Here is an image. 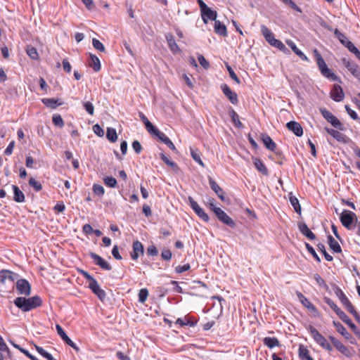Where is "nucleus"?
I'll list each match as a JSON object with an SVG mask.
<instances>
[{"label":"nucleus","instance_id":"f257e3e1","mask_svg":"<svg viewBox=\"0 0 360 360\" xmlns=\"http://www.w3.org/2000/svg\"><path fill=\"white\" fill-rule=\"evenodd\" d=\"M13 303L21 311L26 312L41 306L42 300L41 297L37 295L30 298L18 297L14 300Z\"/></svg>","mask_w":360,"mask_h":360},{"label":"nucleus","instance_id":"f03ea898","mask_svg":"<svg viewBox=\"0 0 360 360\" xmlns=\"http://www.w3.org/2000/svg\"><path fill=\"white\" fill-rule=\"evenodd\" d=\"M340 220L342 224L349 230L352 229V224L357 221V217L354 212L345 210L340 214Z\"/></svg>","mask_w":360,"mask_h":360},{"label":"nucleus","instance_id":"7ed1b4c3","mask_svg":"<svg viewBox=\"0 0 360 360\" xmlns=\"http://www.w3.org/2000/svg\"><path fill=\"white\" fill-rule=\"evenodd\" d=\"M322 116L330 122L335 128L343 130V125L340 121L326 109H321Z\"/></svg>","mask_w":360,"mask_h":360},{"label":"nucleus","instance_id":"20e7f679","mask_svg":"<svg viewBox=\"0 0 360 360\" xmlns=\"http://www.w3.org/2000/svg\"><path fill=\"white\" fill-rule=\"evenodd\" d=\"M342 65L358 79H360V69L357 64L346 58L342 59Z\"/></svg>","mask_w":360,"mask_h":360},{"label":"nucleus","instance_id":"39448f33","mask_svg":"<svg viewBox=\"0 0 360 360\" xmlns=\"http://www.w3.org/2000/svg\"><path fill=\"white\" fill-rule=\"evenodd\" d=\"M188 200L189 202L190 206L193 210V211L195 212V214L203 221H209V217L208 215L205 212L203 209H202L198 202L195 201V200L191 197L189 196L188 198Z\"/></svg>","mask_w":360,"mask_h":360},{"label":"nucleus","instance_id":"423d86ee","mask_svg":"<svg viewBox=\"0 0 360 360\" xmlns=\"http://www.w3.org/2000/svg\"><path fill=\"white\" fill-rule=\"evenodd\" d=\"M18 294L29 296L31 294V286L26 279H18L16 283Z\"/></svg>","mask_w":360,"mask_h":360},{"label":"nucleus","instance_id":"0eeeda50","mask_svg":"<svg viewBox=\"0 0 360 360\" xmlns=\"http://www.w3.org/2000/svg\"><path fill=\"white\" fill-rule=\"evenodd\" d=\"M214 214L217 217L218 219L224 224L233 227L235 222L221 208H214Z\"/></svg>","mask_w":360,"mask_h":360},{"label":"nucleus","instance_id":"6e6552de","mask_svg":"<svg viewBox=\"0 0 360 360\" xmlns=\"http://www.w3.org/2000/svg\"><path fill=\"white\" fill-rule=\"evenodd\" d=\"M221 89L232 104L237 105L238 103L237 94L233 91L226 84H222L221 85Z\"/></svg>","mask_w":360,"mask_h":360},{"label":"nucleus","instance_id":"1a4fd4ad","mask_svg":"<svg viewBox=\"0 0 360 360\" xmlns=\"http://www.w3.org/2000/svg\"><path fill=\"white\" fill-rule=\"evenodd\" d=\"M56 330L59 336L62 338V340L69 346L72 347L75 351L79 352V349L77 346V345L72 342V340L66 335L63 329L60 325H56Z\"/></svg>","mask_w":360,"mask_h":360},{"label":"nucleus","instance_id":"9d476101","mask_svg":"<svg viewBox=\"0 0 360 360\" xmlns=\"http://www.w3.org/2000/svg\"><path fill=\"white\" fill-rule=\"evenodd\" d=\"M89 288L101 301L105 298L106 293L101 288L96 280L93 281L92 283H89Z\"/></svg>","mask_w":360,"mask_h":360},{"label":"nucleus","instance_id":"9b49d317","mask_svg":"<svg viewBox=\"0 0 360 360\" xmlns=\"http://www.w3.org/2000/svg\"><path fill=\"white\" fill-rule=\"evenodd\" d=\"M261 139L267 149L275 152L276 155H280L279 151H275L276 149V144L268 134H262Z\"/></svg>","mask_w":360,"mask_h":360},{"label":"nucleus","instance_id":"f8f14e48","mask_svg":"<svg viewBox=\"0 0 360 360\" xmlns=\"http://www.w3.org/2000/svg\"><path fill=\"white\" fill-rule=\"evenodd\" d=\"M201 16L203 22L206 24L208 20L215 21L217 19V13L215 11L212 10L207 6L205 9L200 11Z\"/></svg>","mask_w":360,"mask_h":360},{"label":"nucleus","instance_id":"ddd939ff","mask_svg":"<svg viewBox=\"0 0 360 360\" xmlns=\"http://www.w3.org/2000/svg\"><path fill=\"white\" fill-rule=\"evenodd\" d=\"M286 127L297 136L303 135V129L301 124L295 121H290L286 124Z\"/></svg>","mask_w":360,"mask_h":360},{"label":"nucleus","instance_id":"4468645a","mask_svg":"<svg viewBox=\"0 0 360 360\" xmlns=\"http://www.w3.org/2000/svg\"><path fill=\"white\" fill-rule=\"evenodd\" d=\"M18 278V274L10 270L3 269L0 271V281L5 283L7 280L13 282Z\"/></svg>","mask_w":360,"mask_h":360},{"label":"nucleus","instance_id":"2eb2a0df","mask_svg":"<svg viewBox=\"0 0 360 360\" xmlns=\"http://www.w3.org/2000/svg\"><path fill=\"white\" fill-rule=\"evenodd\" d=\"M334 34L338 39L340 42L345 47H347L349 51L352 49V47L354 46V44L347 39L345 34L342 33L338 29L335 30Z\"/></svg>","mask_w":360,"mask_h":360},{"label":"nucleus","instance_id":"dca6fc26","mask_svg":"<svg viewBox=\"0 0 360 360\" xmlns=\"http://www.w3.org/2000/svg\"><path fill=\"white\" fill-rule=\"evenodd\" d=\"M296 294L303 306L307 308L312 313L318 312L316 307L306 297H304L302 292H297Z\"/></svg>","mask_w":360,"mask_h":360},{"label":"nucleus","instance_id":"f3484780","mask_svg":"<svg viewBox=\"0 0 360 360\" xmlns=\"http://www.w3.org/2000/svg\"><path fill=\"white\" fill-rule=\"evenodd\" d=\"M209 184L212 190L222 200H225V193L223 189L217 184V183L210 176H209Z\"/></svg>","mask_w":360,"mask_h":360},{"label":"nucleus","instance_id":"a211bd4d","mask_svg":"<svg viewBox=\"0 0 360 360\" xmlns=\"http://www.w3.org/2000/svg\"><path fill=\"white\" fill-rule=\"evenodd\" d=\"M330 97L333 100L337 102H340L344 98V93L340 85L335 84L333 86L330 92Z\"/></svg>","mask_w":360,"mask_h":360},{"label":"nucleus","instance_id":"6ab92c4d","mask_svg":"<svg viewBox=\"0 0 360 360\" xmlns=\"http://www.w3.org/2000/svg\"><path fill=\"white\" fill-rule=\"evenodd\" d=\"M132 248L133 250L131 252V257L132 259L136 260L139 255L143 254V246L141 242L136 240L134 242Z\"/></svg>","mask_w":360,"mask_h":360},{"label":"nucleus","instance_id":"aec40b11","mask_svg":"<svg viewBox=\"0 0 360 360\" xmlns=\"http://www.w3.org/2000/svg\"><path fill=\"white\" fill-rule=\"evenodd\" d=\"M326 130L330 136L339 142L346 143L349 141V139L344 134L337 130L328 128H326Z\"/></svg>","mask_w":360,"mask_h":360},{"label":"nucleus","instance_id":"412c9836","mask_svg":"<svg viewBox=\"0 0 360 360\" xmlns=\"http://www.w3.org/2000/svg\"><path fill=\"white\" fill-rule=\"evenodd\" d=\"M298 228L300 231L307 238L310 240H314L316 238L315 234L309 229L307 225L304 222H300L298 224Z\"/></svg>","mask_w":360,"mask_h":360},{"label":"nucleus","instance_id":"4be33fe9","mask_svg":"<svg viewBox=\"0 0 360 360\" xmlns=\"http://www.w3.org/2000/svg\"><path fill=\"white\" fill-rule=\"evenodd\" d=\"M308 331L311 334V337L314 338V341L319 344L321 343L326 340V338L312 326H309L307 328Z\"/></svg>","mask_w":360,"mask_h":360},{"label":"nucleus","instance_id":"5701e85b","mask_svg":"<svg viewBox=\"0 0 360 360\" xmlns=\"http://www.w3.org/2000/svg\"><path fill=\"white\" fill-rule=\"evenodd\" d=\"M165 38L167 41L168 46L172 53H177L181 51L179 46L177 45L174 40V36L172 34H166Z\"/></svg>","mask_w":360,"mask_h":360},{"label":"nucleus","instance_id":"b1692460","mask_svg":"<svg viewBox=\"0 0 360 360\" xmlns=\"http://www.w3.org/2000/svg\"><path fill=\"white\" fill-rule=\"evenodd\" d=\"M340 319L345 323L352 330L353 332L360 338V330L357 328L356 325L352 323L351 319L347 316L345 313Z\"/></svg>","mask_w":360,"mask_h":360},{"label":"nucleus","instance_id":"393cba45","mask_svg":"<svg viewBox=\"0 0 360 360\" xmlns=\"http://www.w3.org/2000/svg\"><path fill=\"white\" fill-rule=\"evenodd\" d=\"M261 32L263 34L265 39L271 45V43H274V40L276 39L274 38V35L272 32L265 25L261 26Z\"/></svg>","mask_w":360,"mask_h":360},{"label":"nucleus","instance_id":"a878e982","mask_svg":"<svg viewBox=\"0 0 360 360\" xmlns=\"http://www.w3.org/2000/svg\"><path fill=\"white\" fill-rule=\"evenodd\" d=\"M214 30L215 33H217L221 36H223V37L227 36L226 27L224 24L221 23V22L219 20H216L214 21Z\"/></svg>","mask_w":360,"mask_h":360},{"label":"nucleus","instance_id":"bb28decb","mask_svg":"<svg viewBox=\"0 0 360 360\" xmlns=\"http://www.w3.org/2000/svg\"><path fill=\"white\" fill-rule=\"evenodd\" d=\"M11 187L14 194L13 200L17 202H24L25 197L24 193L20 191V189L16 185H12Z\"/></svg>","mask_w":360,"mask_h":360},{"label":"nucleus","instance_id":"cd10ccee","mask_svg":"<svg viewBox=\"0 0 360 360\" xmlns=\"http://www.w3.org/2000/svg\"><path fill=\"white\" fill-rule=\"evenodd\" d=\"M333 324L337 331L340 333L345 339L349 340L352 338L351 334L347 331L345 328L340 322L334 321Z\"/></svg>","mask_w":360,"mask_h":360},{"label":"nucleus","instance_id":"c85d7f7f","mask_svg":"<svg viewBox=\"0 0 360 360\" xmlns=\"http://www.w3.org/2000/svg\"><path fill=\"white\" fill-rule=\"evenodd\" d=\"M41 101L46 107L52 109H56L58 106L62 105V103L60 102L59 99L43 98Z\"/></svg>","mask_w":360,"mask_h":360},{"label":"nucleus","instance_id":"c756f323","mask_svg":"<svg viewBox=\"0 0 360 360\" xmlns=\"http://www.w3.org/2000/svg\"><path fill=\"white\" fill-rule=\"evenodd\" d=\"M328 241L330 248L336 253H340L342 251L341 247L338 242L335 240L333 236H328Z\"/></svg>","mask_w":360,"mask_h":360},{"label":"nucleus","instance_id":"7c9ffc66","mask_svg":"<svg viewBox=\"0 0 360 360\" xmlns=\"http://www.w3.org/2000/svg\"><path fill=\"white\" fill-rule=\"evenodd\" d=\"M324 300L326 303L330 306V307L336 313L339 318L345 314V312L341 310L330 298L325 297Z\"/></svg>","mask_w":360,"mask_h":360},{"label":"nucleus","instance_id":"2f4dec72","mask_svg":"<svg viewBox=\"0 0 360 360\" xmlns=\"http://www.w3.org/2000/svg\"><path fill=\"white\" fill-rule=\"evenodd\" d=\"M89 65L94 69V71L98 72L101 70V63L98 58L93 54H90V61Z\"/></svg>","mask_w":360,"mask_h":360},{"label":"nucleus","instance_id":"473e14b6","mask_svg":"<svg viewBox=\"0 0 360 360\" xmlns=\"http://www.w3.org/2000/svg\"><path fill=\"white\" fill-rule=\"evenodd\" d=\"M191 155L193 159L198 162L200 166L205 167L204 162L201 160V153L197 148H191Z\"/></svg>","mask_w":360,"mask_h":360},{"label":"nucleus","instance_id":"72a5a7b5","mask_svg":"<svg viewBox=\"0 0 360 360\" xmlns=\"http://www.w3.org/2000/svg\"><path fill=\"white\" fill-rule=\"evenodd\" d=\"M254 165L256 169L261 172L262 174L267 176L269 172L264 164L259 158H255L254 160Z\"/></svg>","mask_w":360,"mask_h":360},{"label":"nucleus","instance_id":"f704fd0d","mask_svg":"<svg viewBox=\"0 0 360 360\" xmlns=\"http://www.w3.org/2000/svg\"><path fill=\"white\" fill-rule=\"evenodd\" d=\"M314 56L316 57L317 65L321 72V70H323L324 68H326L328 66H327L325 60H323V57L321 56V55L319 53V52L316 49L314 50Z\"/></svg>","mask_w":360,"mask_h":360},{"label":"nucleus","instance_id":"c9c22d12","mask_svg":"<svg viewBox=\"0 0 360 360\" xmlns=\"http://www.w3.org/2000/svg\"><path fill=\"white\" fill-rule=\"evenodd\" d=\"M158 139L165 143L172 150L176 151V148L172 141L163 133L159 134Z\"/></svg>","mask_w":360,"mask_h":360},{"label":"nucleus","instance_id":"e433bc0d","mask_svg":"<svg viewBox=\"0 0 360 360\" xmlns=\"http://www.w3.org/2000/svg\"><path fill=\"white\" fill-rule=\"evenodd\" d=\"M264 344L269 348L272 349L279 345V341L276 338L266 337L263 340Z\"/></svg>","mask_w":360,"mask_h":360},{"label":"nucleus","instance_id":"4c0bfd02","mask_svg":"<svg viewBox=\"0 0 360 360\" xmlns=\"http://www.w3.org/2000/svg\"><path fill=\"white\" fill-rule=\"evenodd\" d=\"M229 115L231 118L232 122H233V124H235L236 127H237L238 128L243 127V124L239 120L238 115L236 112V111L233 109H231L229 111Z\"/></svg>","mask_w":360,"mask_h":360},{"label":"nucleus","instance_id":"58836bf2","mask_svg":"<svg viewBox=\"0 0 360 360\" xmlns=\"http://www.w3.org/2000/svg\"><path fill=\"white\" fill-rule=\"evenodd\" d=\"M106 138L112 143L115 142L117 139L116 130L114 128L108 127L107 129Z\"/></svg>","mask_w":360,"mask_h":360},{"label":"nucleus","instance_id":"ea45409f","mask_svg":"<svg viewBox=\"0 0 360 360\" xmlns=\"http://www.w3.org/2000/svg\"><path fill=\"white\" fill-rule=\"evenodd\" d=\"M321 73L323 76L325 77L330 79L333 81H337L338 79V76L334 74L330 69H329L328 67L324 68L323 70L321 71Z\"/></svg>","mask_w":360,"mask_h":360},{"label":"nucleus","instance_id":"a19ab883","mask_svg":"<svg viewBox=\"0 0 360 360\" xmlns=\"http://www.w3.org/2000/svg\"><path fill=\"white\" fill-rule=\"evenodd\" d=\"M289 200H290V202L292 206L293 207L295 211L297 213L300 214L301 213V206L300 205L298 199L295 196L290 194L289 196Z\"/></svg>","mask_w":360,"mask_h":360},{"label":"nucleus","instance_id":"79ce46f5","mask_svg":"<svg viewBox=\"0 0 360 360\" xmlns=\"http://www.w3.org/2000/svg\"><path fill=\"white\" fill-rule=\"evenodd\" d=\"M26 53L30 56V58L33 60L39 59V53L36 48L32 46H27L26 47Z\"/></svg>","mask_w":360,"mask_h":360},{"label":"nucleus","instance_id":"37998d69","mask_svg":"<svg viewBox=\"0 0 360 360\" xmlns=\"http://www.w3.org/2000/svg\"><path fill=\"white\" fill-rule=\"evenodd\" d=\"M335 292L344 306L350 302L340 288H336Z\"/></svg>","mask_w":360,"mask_h":360},{"label":"nucleus","instance_id":"c03bdc74","mask_svg":"<svg viewBox=\"0 0 360 360\" xmlns=\"http://www.w3.org/2000/svg\"><path fill=\"white\" fill-rule=\"evenodd\" d=\"M160 158L169 167L172 168L174 170L179 169L178 165L173 161H171L164 153L160 154Z\"/></svg>","mask_w":360,"mask_h":360},{"label":"nucleus","instance_id":"a18cd8bd","mask_svg":"<svg viewBox=\"0 0 360 360\" xmlns=\"http://www.w3.org/2000/svg\"><path fill=\"white\" fill-rule=\"evenodd\" d=\"M300 356L302 360H313L311 356L309 355V350L304 347L303 346H300Z\"/></svg>","mask_w":360,"mask_h":360},{"label":"nucleus","instance_id":"49530a36","mask_svg":"<svg viewBox=\"0 0 360 360\" xmlns=\"http://www.w3.org/2000/svg\"><path fill=\"white\" fill-rule=\"evenodd\" d=\"M35 348L39 354H40L43 357L46 358L48 360H56L53 356L49 354L48 352H46L44 349H43L41 347L35 345Z\"/></svg>","mask_w":360,"mask_h":360},{"label":"nucleus","instance_id":"de8ad7c7","mask_svg":"<svg viewBox=\"0 0 360 360\" xmlns=\"http://www.w3.org/2000/svg\"><path fill=\"white\" fill-rule=\"evenodd\" d=\"M317 248H318V250H319L320 252H321L325 257V259L327 260V261H332L333 259V257L331 255H330L326 250V248H325V245L322 243H319L317 245Z\"/></svg>","mask_w":360,"mask_h":360},{"label":"nucleus","instance_id":"09e8293b","mask_svg":"<svg viewBox=\"0 0 360 360\" xmlns=\"http://www.w3.org/2000/svg\"><path fill=\"white\" fill-rule=\"evenodd\" d=\"M146 128L149 133L156 136L157 137L159 136V134H161V131L154 127L150 122L146 123Z\"/></svg>","mask_w":360,"mask_h":360},{"label":"nucleus","instance_id":"8fccbe9b","mask_svg":"<svg viewBox=\"0 0 360 360\" xmlns=\"http://www.w3.org/2000/svg\"><path fill=\"white\" fill-rule=\"evenodd\" d=\"M53 123L60 128L64 126V122L62 117L58 114H55L52 117Z\"/></svg>","mask_w":360,"mask_h":360},{"label":"nucleus","instance_id":"3c124183","mask_svg":"<svg viewBox=\"0 0 360 360\" xmlns=\"http://www.w3.org/2000/svg\"><path fill=\"white\" fill-rule=\"evenodd\" d=\"M314 278L315 279V281H316L317 284L320 287L323 288L326 290H328V285L326 283L325 281L322 278V277L319 274H315L314 275Z\"/></svg>","mask_w":360,"mask_h":360},{"label":"nucleus","instance_id":"603ef678","mask_svg":"<svg viewBox=\"0 0 360 360\" xmlns=\"http://www.w3.org/2000/svg\"><path fill=\"white\" fill-rule=\"evenodd\" d=\"M103 181L106 186L110 188H115L117 186V180L112 176H105Z\"/></svg>","mask_w":360,"mask_h":360},{"label":"nucleus","instance_id":"864d4df0","mask_svg":"<svg viewBox=\"0 0 360 360\" xmlns=\"http://www.w3.org/2000/svg\"><path fill=\"white\" fill-rule=\"evenodd\" d=\"M148 296V291L146 288H142L139 292V301L141 303H144Z\"/></svg>","mask_w":360,"mask_h":360},{"label":"nucleus","instance_id":"5fc2aeb1","mask_svg":"<svg viewBox=\"0 0 360 360\" xmlns=\"http://www.w3.org/2000/svg\"><path fill=\"white\" fill-rule=\"evenodd\" d=\"M271 46L278 48L279 50L285 53L288 51V49L283 44V43L278 39L274 40V43H271Z\"/></svg>","mask_w":360,"mask_h":360},{"label":"nucleus","instance_id":"6e6d98bb","mask_svg":"<svg viewBox=\"0 0 360 360\" xmlns=\"http://www.w3.org/2000/svg\"><path fill=\"white\" fill-rule=\"evenodd\" d=\"M226 67L229 73L230 77L232 79H233L237 84H240V79L238 77L236 74L234 72L232 68L228 63L226 64Z\"/></svg>","mask_w":360,"mask_h":360},{"label":"nucleus","instance_id":"4d7b16f0","mask_svg":"<svg viewBox=\"0 0 360 360\" xmlns=\"http://www.w3.org/2000/svg\"><path fill=\"white\" fill-rule=\"evenodd\" d=\"M29 184L32 186L36 191H39L41 190L42 186L40 182L36 181L34 178L31 177L29 180Z\"/></svg>","mask_w":360,"mask_h":360},{"label":"nucleus","instance_id":"13d9d810","mask_svg":"<svg viewBox=\"0 0 360 360\" xmlns=\"http://www.w3.org/2000/svg\"><path fill=\"white\" fill-rule=\"evenodd\" d=\"M334 347L342 354H347L348 352V349L346 346H345L340 341L338 340Z\"/></svg>","mask_w":360,"mask_h":360},{"label":"nucleus","instance_id":"bf43d9fd","mask_svg":"<svg viewBox=\"0 0 360 360\" xmlns=\"http://www.w3.org/2000/svg\"><path fill=\"white\" fill-rule=\"evenodd\" d=\"M306 248L307 251L311 254V255L314 257V258L318 262H321V259L319 257V255L316 254V251L314 250V248L310 245L309 243H305Z\"/></svg>","mask_w":360,"mask_h":360},{"label":"nucleus","instance_id":"052dcab7","mask_svg":"<svg viewBox=\"0 0 360 360\" xmlns=\"http://www.w3.org/2000/svg\"><path fill=\"white\" fill-rule=\"evenodd\" d=\"M92 44H93L94 47L96 49H97L101 52H104L105 51V46L99 40L94 38L92 40Z\"/></svg>","mask_w":360,"mask_h":360},{"label":"nucleus","instance_id":"680f3d73","mask_svg":"<svg viewBox=\"0 0 360 360\" xmlns=\"http://www.w3.org/2000/svg\"><path fill=\"white\" fill-rule=\"evenodd\" d=\"M93 191L95 194L99 196L103 195L105 193L103 187L99 184H94L93 186Z\"/></svg>","mask_w":360,"mask_h":360},{"label":"nucleus","instance_id":"e2e57ef3","mask_svg":"<svg viewBox=\"0 0 360 360\" xmlns=\"http://www.w3.org/2000/svg\"><path fill=\"white\" fill-rule=\"evenodd\" d=\"M93 131L99 137H103L104 136V130L98 124L93 126Z\"/></svg>","mask_w":360,"mask_h":360},{"label":"nucleus","instance_id":"0e129e2a","mask_svg":"<svg viewBox=\"0 0 360 360\" xmlns=\"http://www.w3.org/2000/svg\"><path fill=\"white\" fill-rule=\"evenodd\" d=\"M84 109L86 111L90 114L91 115H94V107L91 102H85L83 104Z\"/></svg>","mask_w":360,"mask_h":360},{"label":"nucleus","instance_id":"69168bd1","mask_svg":"<svg viewBox=\"0 0 360 360\" xmlns=\"http://www.w3.org/2000/svg\"><path fill=\"white\" fill-rule=\"evenodd\" d=\"M198 60L199 61V63L205 68L207 69L210 67V64L207 62V60L205 59V58L202 55H199L198 56Z\"/></svg>","mask_w":360,"mask_h":360},{"label":"nucleus","instance_id":"338daca9","mask_svg":"<svg viewBox=\"0 0 360 360\" xmlns=\"http://www.w3.org/2000/svg\"><path fill=\"white\" fill-rule=\"evenodd\" d=\"M172 252L169 249L163 250L161 253V257L164 260L169 261L172 258Z\"/></svg>","mask_w":360,"mask_h":360},{"label":"nucleus","instance_id":"774afa93","mask_svg":"<svg viewBox=\"0 0 360 360\" xmlns=\"http://www.w3.org/2000/svg\"><path fill=\"white\" fill-rule=\"evenodd\" d=\"M287 44L291 48V49L293 51V52L296 54V55H299L302 51L297 47V46L295 45V44L291 41V40H288L286 41Z\"/></svg>","mask_w":360,"mask_h":360}]
</instances>
